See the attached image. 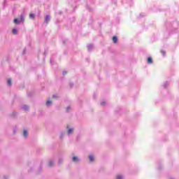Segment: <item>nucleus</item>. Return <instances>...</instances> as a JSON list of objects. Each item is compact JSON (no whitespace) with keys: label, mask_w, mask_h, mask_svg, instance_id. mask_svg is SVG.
I'll return each instance as SVG.
<instances>
[{"label":"nucleus","mask_w":179,"mask_h":179,"mask_svg":"<svg viewBox=\"0 0 179 179\" xmlns=\"http://www.w3.org/2000/svg\"><path fill=\"white\" fill-rule=\"evenodd\" d=\"M112 40L115 44H117V42L118 41V38H117V36H113Z\"/></svg>","instance_id":"nucleus-1"},{"label":"nucleus","mask_w":179,"mask_h":179,"mask_svg":"<svg viewBox=\"0 0 179 179\" xmlns=\"http://www.w3.org/2000/svg\"><path fill=\"white\" fill-rule=\"evenodd\" d=\"M45 23H48L50 22V15H47L45 18Z\"/></svg>","instance_id":"nucleus-2"},{"label":"nucleus","mask_w":179,"mask_h":179,"mask_svg":"<svg viewBox=\"0 0 179 179\" xmlns=\"http://www.w3.org/2000/svg\"><path fill=\"white\" fill-rule=\"evenodd\" d=\"M148 64H153V59H152V57L148 58Z\"/></svg>","instance_id":"nucleus-3"},{"label":"nucleus","mask_w":179,"mask_h":179,"mask_svg":"<svg viewBox=\"0 0 179 179\" xmlns=\"http://www.w3.org/2000/svg\"><path fill=\"white\" fill-rule=\"evenodd\" d=\"M90 162H94V157L93 155L89 156Z\"/></svg>","instance_id":"nucleus-4"},{"label":"nucleus","mask_w":179,"mask_h":179,"mask_svg":"<svg viewBox=\"0 0 179 179\" xmlns=\"http://www.w3.org/2000/svg\"><path fill=\"white\" fill-rule=\"evenodd\" d=\"M20 22H24V15H21V16H20Z\"/></svg>","instance_id":"nucleus-5"},{"label":"nucleus","mask_w":179,"mask_h":179,"mask_svg":"<svg viewBox=\"0 0 179 179\" xmlns=\"http://www.w3.org/2000/svg\"><path fill=\"white\" fill-rule=\"evenodd\" d=\"M79 159L78 158V157H73V162H78Z\"/></svg>","instance_id":"nucleus-6"},{"label":"nucleus","mask_w":179,"mask_h":179,"mask_svg":"<svg viewBox=\"0 0 179 179\" xmlns=\"http://www.w3.org/2000/svg\"><path fill=\"white\" fill-rule=\"evenodd\" d=\"M8 86H12V80H10V79L8 80Z\"/></svg>","instance_id":"nucleus-7"},{"label":"nucleus","mask_w":179,"mask_h":179,"mask_svg":"<svg viewBox=\"0 0 179 179\" xmlns=\"http://www.w3.org/2000/svg\"><path fill=\"white\" fill-rule=\"evenodd\" d=\"M29 17H30V19H34V17H35L34 14H33V13L29 14Z\"/></svg>","instance_id":"nucleus-8"},{"label":"nucleus","mask_w":179,"mask_h":179,"mask_svg":"<svg viewBox=\"0 0 179 179\" xmlns=\"http://www.w3.org/2000/svg\"><path fill=\"white\" fill-rule=\"evenodd\" d=\"M14 23H15V24H19V20L17 19H14Z\"/></svg>","instance_id":"nucleus-9"},{"label":"nucleus","mask_w":179,"mask_h":179,"mask_svg":"<svg viewBox=\"0 0 179 179\" xmlns=\"http://www.w3.org/2000/svg\"><path fill=\"white\" fill-rule=\"evenodd\" d=\"M72 132H73V129H69L68 130V134H72Z\"/></svg>","instance_id":"nucleus-10"},{"label":"nucleus","mask_w":179,"mask_h":179,"mask_svg":"<svg viewBox=\"0 0 179 179\" xmlns=\"http://www.w3.org/2000/svg\"><path fill=\"white\" fill-rule=\"evenodd\" d=\"M52 102L51 101H47L46 106H50Z\"/></svg>","instance_id":"nucleus-11"},{"label":"nucleus","mask_w":179,"mask_h":179,"mask_svg":"<svg viewBox=\"0 0 179 179\" xmlns=\"http://www.w3.org/2000/svg\"><path fill=\"white\" fill-rule=\"evenodd\" d=\"M23 135L24 136H27V131L24 130Z\"/></svg>","instance_id":"nucleus-12"},{"label":"nucleus","mask_w":179,"mask_h":179,"mask_svg":"<svg viewBox=\"0 0 179 179\" xmlns=\"http://www.w3.org/2000/svg\"><path fill=\"white\" fill-rule=\"evenodd\" d=\"M52 164H54V162H52V161H50L48 164L49 166L51 167L52 166Z\"/></svg>","instance_id":"nucleus-13"},{"label":"nucleus","mask_w":179,"mask_h":179,"mask_svg":"<svg viewBox=\"0 0 179 179\" xmlns=\"http://www.w3.org/2000/svg\"><path fill=\"white\" fill-rule=\"evenodd\" d=\"M161 54H162V55H166V52H164V50H161Z\"/></svg>","instance_id":"nucleus-14"},{"label":"nucleus","mask_w":179,"mask_h":179,"mask_svg":"<svg viewBox=\"0 0 179 179\" xmlns=\"http://www.w3.org/2000/svg\"><path fill=\"white\" fill-rule=\"evenodd\" d=\"M17 30L16 29H13V34H16V33H17Z\"/></svg>","instance_id":"nucleus-15"},{"label":"nucleus","mask_w":179,"mask_h":179,"mask_svg":"<svg viewBox=\"0 0 179 179\" xmlns=\"http://www.w3.org/2000/svg\"><path fill=\"white\" fill-rule=\"evenodd\" d=\"M117 179H122V177L121 176H117Z\"/></svg>","instance_id":"nucleus-16"},{"label":"nucleus","mask_w":179,"mask_h":179,"mask_svg":"<svg viewBox=\"0 0 179 179\" xmlns=\"http://www.w3.org/2000/svg\"><path fill=\"white\" fill-rule=\"evenodd\" d=\"M69 107L67 108V111H69Z\"/></svg>","instance_id":"nucleus-17"},{"label":"nucleus","mask_w":179,"mask_h":179,"mask_svg":"<svg viewBox=\"0 0 179 179\" xmlns=\"http://www.w3.org/2000/svg\"><path fill=\"white\" fill-rule=\"evenodd\" d=\"M65 73H66V72H64V75H65Z\"/></svg>","instance_id":"nucleus-18"},{"label":"nucleus","mask_w":179,"mask_h":179,"mask_svg":"<svg viewBox=\"0 0 179 179\" xmlns=\"http://www.w3.org/2000/svg\"><path fill=\"white\" fill-rule=\"evenodd\" d=\"M101 104H102V105H104V103H102Z\"/></svg>","instance_id":"nucleus-19"},{"label":"nucleus","mask_w":179,"mask_h":179,"mask_svg":"<svg viewBox=\"0 0 179 179\" xmlns=\"http://www.w3.org/2000/svg\"><path fill=\"white\" fill-rule=\"evenodd\" d=\"M53 98H55V96H53Z\"/></svg>","instance_id":"nucleus-20"}]
</instances>
